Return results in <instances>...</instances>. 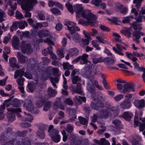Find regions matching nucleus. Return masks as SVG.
<instances>
[{
  "instance_id": "obj_63",
  "label": "nucleus",
  "mask_w": 145,
  "mask_h": 145,
  "mask_svg": "<svg viewBox=\"0 0 145 145\" xmlns=\"http://www.w3.org/2000/svg\"><path fill=\"white\" fill-rule=\"evenodd\" d=\"M110 20L114 24L116 25L118 24L117 23L118 18H117L113 17L112 18V19Z\"/></svg>"
},
{
  "instance_id": "obj_64",
  "label": "nucleus",
  "mask_w": 145,
  "mask_h": 145,
  "mask_svg": "<svg viewBox=\"0 0 145 145\" xmlns=\"http://www.w3.org/2000/svg\"><path fill=\"white\" fill-rule=\"evenodd\" d=\"M97 115L94 114L93 116L91 118V122L93 123L96 122L97 121Z\"/></svg>"
},
{
  "instance_id": "obj_5",
  "label": "nucleus",
  "mask_w": 145,
  "mask_h": 145,
  "mask_svg": "<svg viewBox=\"0 0 145 145\" xmlns=\"http://www.w3.org/2000/svg\"><path fill=\"white\" fill-rule=\"evenodd\" d=\"M59 133L58 130L54 129L51 130L50 133H49L51 140L56 143H57L60 141V137L58 134Z\"/></svg>"
},
{
  "instance_id": "obj_58",
  "label": "nucleus",
  "mask_w": 145,
  "mask_h": 145,
  "mask_svg": "<svg viewBox=\"0 0 145 145\" xmlns=\"http://www.w3.org/2000/svg\"><path fill=\"white\" fill-rule=\"evenodd\" d=\"M111 110L113 113L114 116H116L118 115L119 112L117 108L112 107L111 108Z\"/></svg>"
},
{
  "instance_id": "obj_19",
  "label": "nucleus",
  "mask_w": 145,
  "mask_h": 145,
  "mask_svg": "<svg viewBox=\"0 0 145 145\" xmlns=\"http://www.w3.org/2000/svg\"><path fill=\"white\" fill-rule=\"evenodd\" d=\"M18 61L21 64L24 63L26 60V57L20 52H18L17 55Z\"/></svg>"
},
{
  "instance_id": "obj_8",
  "label": "nucleus",
  "mask_w": 145,
  "mask_h": 145,
  "mask_svg": "<svg viewBox=\"0 0 145 145\" xmlns=\"http://www.w3.org/2000/svg\"><path fill=\"white\" fill-rule=\"evenodd\" d=\"M104 106V103L101 100H97L96 102H92L90 104V107L92 109L95 110H100Z\"/></svg>"
},
{
  "instance_id": "obj_11",
  "label": "nucleus",
  "mask_w": 145,
  "mask_h": 145,
  "mask_svg": "<svg viewBox=\"0 0 145 145\" xmlns=\"http://www.w3.org/2000/svg\"><path fill=\"white\" fill-rule=\"evenodd\" d=\"M133 116V114L131 112L126 111L123 113L121 115V116L125 121L129 122L131 121Z\"/></svg>"
},
{
  "instance_id": "obj_1",
  "label": "nucleus",
  "mask_w": 145,
  "mask_h": 145,
  "mask_svg": "<svg viewBox=\"0 0 145 145\" xmlns=\"http://www.w3.org/2000/svg\"><path fill=\"white\" fill-rule=\"evenodd\" d=\"M74 8L76 12V18H79L81 16L86 19L88 22L84 20H80L78 23L82 25H86L88 23L89 25L92 26L95 25V21L97 18L96 15L92 13L89 10H84L83 9L81 5L76 4L74 6Z\"/></svg>"
},
{
  "instance_id": "obj_36",
  "label": "nucleus",
  "mask_w": 145,
  "mask_h": 145,
  "mask_svg": "<svg viewBox=\"0 0 145 145\" xmlns=\"http://www.w3.org/2000/svg\"><path fill=\"white\" fill-rule=\"evenodd\" d=\"M80 59H81L83 61V64H87L88 62V60L87 59L88 57V55L86 54H84L81 56H80Z\"/></svg>"
},
{
  "instance_id": "obj_57",
  "label": "nucleus",
  "mask_w": 145,
  "mask_h": 145,
  "mask_svg": "<svg viewBox=\"0 0 145 145\" xmlns=\"http://www.w3.org/2000/svg\"><path fill=\"white\" fill-rule=\"evenodd\" d=\"M51 72H52L51 70V68L50 67H47L45 71L44 72V73H46V74L48 75V76H49V77L51 75Z\"/></svg>"
},
{
  "instance_id": "obj_38",
  "label": "nucleus",
  "mask_w": 145,
  "mask_h": 145,
  "mask_svg": "<svg viewBox=\"0 0 145 145\" xmlns=\"http://www.w3.org/2000/svg\"><path fill=\"white\" fill-rule=\"evenodd\" d=\"M65 6L67 7L68 11L71 14H73L74 12V10L72 6L69 3H67L65 4Z\"/></svg>"
},
{
  "instance_id": "obj_4",
  "label": "nucleus",
  "mask_w": 145,
  "mask_h": 145,
  "mask_svg": "<svg viewBox=\"0 0 145 145\" xmlns=\"http://www.w3.org/2000/svg\"><path fill=\"white\" fill-rule=\"evenodd\" d=\"M38 3L37 0H27L26 2L22 5L21 8L23 10H25L27 8L31 10Z\"/></svg>"
},
{
  "instance_id": "obj_48",
  "label": "nucleus",
  "mask_w": 145,
  "mask_h": 145,
  "mask_svg": "<svg viewBox=\"0 0 145 145\" xmlns=\"http://www.w3.org/2000/svg\"><path fill=\"white\" fill-rule=\"evenodd\" d=\"M102 0H92L91 3L96 7H98L100 5V3L101 2Z\"/></svg>"
},
{
  "instance_id": "obj_12",
  "label": "nucleus",
  "mask_w": 145,
  "mask_h": 145,
  "mask_svg": "<svg viewBox=\"0 0 145 145\" xmlns=\"http://www.w3.org/2000/svg\"><path fill=\"white\" fill-rule=\"evenodd\" d=\"M110 112L108 109H103L99 113V116L101 118H107L109 115Z\"/></svg>"
},
{
  "instance_id": "obj_44",
  "label": "nucleus",
  "mask_w": 145,
  "mask_h": 145,
  "mask_svg": "<svg viewBox=\"0 0 145 145\" xmlns=\"http://www.w3.org/2000/svg\"><path fill=\"white\" fill-rule=\"evenodd\" d=\"M6 16V15L4 11L0 8V23L2 22L5 20L3 18L5 17Z\"/></svg>"
},
{
  "instance_id": "obj_3",
  "label": "nucleus",
  "mask_w": 145,
  "mask_h": 145,
  "mask_svg": "<svg viewBox=\"0 0 145 145\" xmlns=\"http://www.w3.org/2000/svg\"><path fill=\"white\" fill-rule=\"evenodd\" d=\"M67 29L70 31L72 39L75 42L79 43L81 42V37L79 34L76 33L75 28H67Z\"/></svg>"
},
{
  "instance_id": "obj_24",
  "label": "nucleus",
  "mask_w": 145,
  "mask_h": 145,
  "mask_svg": "<svg viewBox=\"0 0 145 145\" xmlns=\"http://www.w3.org/2000/svg\"><path fill=\"white\" fill-rule=\"evenodd\" d=\"M112 123L114 124L117 129H122L123 126L121 120H115L112 121Z\"/></svg>"
},
{
  "instance_id": "obj_53",
  "label": "nucleus",
  "mask_w": 145,
  "mask_h": 145,
  "mask_svg": "<svg viewBox=\"0 0 145 145\" xmlns=\"http://www.w3.org/2000/svg\"><path fill=\"white\" fill-rule=\"evenodd\" d=\"M56 107V108L59 107L62 110H64L65 108L62 104L60 103L59 105L57 103H55L54 105L53 108H54L55 106Z\"/></svg>"
},
{
  "instance_id": "obj_61",
  "label": "nucleus",
  "mask_w": 145,
  "mask_h": 145,
  "mask_svg": "<svg viewBox=\"0 0 145 145\" xmlns=\"http://www.w3.org/2000/svg\"><path fill=\"white\" fill-rule=\"evenodd\" d=\"M128 12V8L126 7L122 8L120 11V13L123 15H126Z\"/></svg>"
},
{
  "instance_id": "obj_55",
  "label": "nucleus",
  "mask_w": 145,
  "mask_h": 145,
  "mask_svg": "<svg viewBox=\"0 0 145 145\" xmlns=\"http://www.w3.org/2000/svg\"><path fill=\"white\" fill-rule=\"evenodd\" d=\"M16 17V18L21 19L23 18V15L22 13L19 12L18 10H17L15 13Z\"/></svg>"
},
{
  "instance_id": "obj_32",
  "label": "nucleus",
  "mask_w": 145,
  "mask_h": 145,
  "mask_svg": "<svg viewBox=\"0 0 145 145\" xmlns=\"http://www.w3.org/2000/svg\"><path fill=\"white\" fill-rule=\"evenodd\" d=\"M45 101V99L44 98H41L37 101L36 105L37 107H42L44 105Z\"/></svg>"
},
{
  "instance_id": "obj_21",
  "label": "nucleus",
  "mask_w": 145,
  "mask_h": 145,
  "mask_svg": "<svg viewBox=\"0 0 145 145\" xmlns=\"http://www.w3.org/2000/svg\"><path fill=\"white\" fill-rule=\"evenodd\" d=\"M142 22V18L140 16H138L137 19L135 22H133L132 24V25L129 27H140L141 24L140 23Z\"/></svg>"
},
{
  "instance_id": "obj_42",
  "label": "nucleus",
  "mask_w": 145,
  "mask_h": 145,
  "mask_svg": "<svg viewBox=\"0 0 145 145\" xmlns=\"http://www.w3.org/2000/svg\"><path fill=\"white\" fill-rule=\"evenodd\" d=\"M48 127V126L46 125H45L43 124H40L38 125V131H43L46 129Z\"/></svg>"
},
{
  "instance_id": "obj_43",
  "label": "nucleus",
  "mask_w": 145,
  "mask_h": 145,
  "mask_svg": "<svg viewBox=\"0 0 145 145\" xmlns=\"http://www.w3.org/2000/svg\"><path fill=\"white\" fill-rule=\"evenodd\" d=\"M82 141L79 139L72 140L71 142V145H80L82 143Z\"/></svg>"
},
{
  "instance_id": "obj_29",
  "label": "nucleus",
  "mask_w": 145,
  "mask_h": 145,
  "mask_svg": "<svg viewBox=\"0 0 145 145\" xmlns=\"http://www.w3.org/2000/svg\"><path fill=\"white\" fill-rule=\"evenodd\" d=\"M89 39H81V41L80 43L81 46L84 48L85 46L88 45L89 44Z\"/></svg>"
},
{
  "instance_id": "obj_39",
  "label": "nucleus",
  "mask_w": 145,
  "mask_h": 145,
  "mask_svg": "<svg viewBox=\"0 0 145 145\" xmlns=\"http://www.w3.org/2000/svg\"><path fill=\"white\" fill-rule=\"evenodd\" d=\"M50 11L54 15H58L61 14V11L56 8H53L50 9Z\"/></svg>"
},
{
  "instance_id": "obj_51",
  "label": "nucleus",
  "mask_w": 145,
  "mask_h": 145,
  "mask_svg": "<svg viewBox=\"0 0 145 145\" xmlns=\"http://www.w3.org/2000/svg\"><path fill=\"white\" fill-rule=\"evenodd\" d=\"M44 42L47 43L49 45H54V44L52 41L51 39L49 37H47L46 39L44 40Z\"/></svg>"
},
{
  "instance_id": "obj_9",
  "label": "nucleus",
  "mask_w": 145,
  "mask_h": 145,
  "mask_svg": "<svg viewBox=\"0 0 145 145\" xmlns=\"http://www.w3.org/2000/svg\"><path fill=\"white\" fill-rule=\"evenodd\" d=\"M135 85L132 82L127 83V84H124L123 86V93L130 91L134 92L135 91Z\"/></svg>"
},
{
  "instance_id": "obj_56",
  "label": "nucleus",
  "mask_w": 145,
  "mask_h": 145,
  "mask_svg": "<svg viewBox=\"0 0 145 145\" xmlns=\"http://www.w3.org/2000/svg\"><path fill=\"white\" fill-rule=\"evenodd\" d=\"M49 76L47 75L45 73H43L41 74V78L42 80H46L48 78Z\"/></svg>"
},
{
  "instance_id": "obj_15",
  "label": "nucleus",
  "mask_w": 145,
  "mask_h": 145,
  "mask_svg": "<svg viewBox=\"0 0 145 145\" xmlns=\"http://www.w3.org/2000/svg\"><path fill=\"white\" fill-rule=\"evenodd\" d=\"M16 59L14 57H11L9 59V63L10 67L12 68H19V66L16 63Z\"/></svg>"
},
{
  "instance_id": "obj_31",
  "label": "nucleus",
  "mask_w": 145,
  "mask_h": 145,
  "mask_svg": "<svg viewBox=\"0 0 145 145\" xmlns=\"http://www.w3.org/2000/svg\"><path fill=\"white\" fill-rule=\"evenodd\" d=\"M81 84L80 83H78L76 84V87L74 90V91L75 93L79 94L82 95V91L81 90Z\"/></svg>"
},
{
  "instance_id": "obj_18",
  "label": "nucleus",
  "mask_w": 145,
  "mask_h": 145,
  "mask_svg": "<svg viewBox=\"0 0 145 145\" xmlns=\"http://www.w3.org/2000/svg\"><path fill=\"white\" fill-rule=\"evenodd\" d=\"M19 40L17 36H14L12 39V45L14 49L18 50L19 45Z\"/></svg>"
},
{
  "instance_id": "obj_34",
  "label": "nucleus",
  "mask_w": 145,
  "mask_h": 145,
  "mask_svg": "<svg viewBox=\"0 0 145 145\" xmlns=\"http://www.w3.org/2000/svg\"><path fill=\"white\" fill-rule=\"evenodd\" d=\"M92 62L95 64L98 63H101L104 62V59L102 56L98 58H94L93 59Z\"/></svg>"
},
{
  "instance_id": "obj_45",
  "label": "nucleus",
  "mask_w": 145,
  "mask_h": 145,
  "mask_svg": "<svg viewBox=\"0 0 145 145\" xmlns=\"http://www.w3.org/2000/svg\"><path fill=\"white\" fill-rule=\"evenodd\" d=\"M104 53L106 54L108 56H110L113 58H114L115 56L110 52V51L106 48H105Z\"/></svg>"
},
{
  "instance_id": "obj_49",
  "label": "nucleus",
  "mask_w": 145,
  "mask_h": 145,
  "mask_svg": "<svg viewBox=\"0 0 145 145\" xmlns=\"http://www.w3.org/2000/svg\"><path fill=\"white\" fill-rule=\"evenodd\" d=\"M123 97V95L121 94L118 95L114 97V99L116 102H118Z\"/></svg>"
},
{
  "instance_id": "obj_50",
  "label": "nucleus",
  "mask_w": 145,
  "mask_h": 145,
  "mask_svg": "<svg viewBox=\"0 0 145 145\" xmlns=\"http://www.w3.org/2000/svg\"><path fill=\"white\" fill-rule=\"evenodd\" d=\"M25 79L24 78H22V77L20 78L17 80V82L20 86H22L24 85V81Z\"/></svg>"
},
{
  "instance_id": "obj_26",
  "label": "nucleus",
  "mask_w": 145,
  "mask_h": 145,
  "mask_svg": "<svg viewBox=\"0 0 145 145\" xmlns=\"http://www.w3.org/2000/svg\"><path fill=\"white\" fill-rule=\"evenodd\" d=\"M11 105L13 107L16 108L19 107L21 105L20 103L18 100L16 98L13 99Z\"/></svg>"
},
{
  "instance_id": "obj_60",
  "label": "nucleus",
  "mask_w": 145,
  "mask_h": 145,
  "mask_svg": "<svg viewBox=\"0 0 145 145\" xmlns=\"http://www.w3.org/2000/svg\"><path fill=\"white\" fill-rule=\"evenodd\" d=\"M52 73L54 76H59L58 69L56 68H53Z\"/></svg>"
},
{
  "instance_id": "obj_10",
  "label": "nucleus",
  "mask_w": 145,
  "mask_h": 145,
  "mask_svg": "<svg viewBox=\"0 0 145 145\" xmlns=\"http://www.w3.org/2000/svg\"><path fill=\"white\" fill-rule=\"evenodd\" d=\"M135 30L132 33L133 36L135 37V39H139L140 38V35L143 36L144 33L140 31L142 29V28H133Z\"/></svg>"
},
{
  "instance_id": "obj_28",
  "label": "nucleus",
  "mask_w": 145,
  "mask_h": 145,
  "mask_svg": "<svg viewBox=\"0 0 145 145\" xmlns=\"http://www.w3.org/2000/svg\"><path fill=\"white\" fill-rule=\"evenodd\" d=\"M76 24L74 22L69 20L65 21L64 23V25L67 26V27H78L76 26Z\"/></svg>"
},
{
  "instance_id": "obj_13",
  "label": "nucleus",
  "mask_w": 145,
  "mask_h": 145,
  "mask_svg": "<svg viewBox=\"0 0 145 145\" xmlns=\"http://www.w3.org/2000/svg\"><path fill=\"white\" fill-rule=\"evenodd\" d=\"M134 104L136 107L138 109L145 107L144 101L143 99L140 100H136L134 101Z\"/></svg>"
},
{
  "instance_id": "obj_7",
  "label": "nucleus",
  "mask_w": 145,
  "mask_h": 145,
  "mask_svg": "<svg viewBox=\"0 0 145 145\" xmlns=\"http://www.w3.org/2000/svg\"><path fill=\"white\" fill-rule=\"evenodd\" d=\"M88 72H89L88 74H86L87 78L90 79L92 82H93L94 84L97 88L100 90H103V88L99 85L98 81L97 80H95L94 76L92 74V71L89 70Z\"/></svg>"
},
{
  "instance_id": "obj_25",
  "label": "nucleus",
  "mask_w": 145,
  "mask_h": 145,
  "mask_svg": "<svg viewBox=\"0 0 145 145\" xmlns=\"http://www.w3.org/2000/svg\"><path fill=\"white\" fill-rule=\"evenodd\" d=\"M7 116L8 121L11 122L13 121L16 119L15 114L13 113L10 112L7 113Z\"/></svg>"
},
{
  "instance_id": "obj_41",
  "label": "nucleus",
  "mask_w": 145,
  "mask_h": 145,
  "mask_svg": "<svg viewBox=\"0 0 145 145\" xmlns=\"http://www.w3.org/2000/svg\"><path fill=\"white\" fill-rule=\"evenodd\" d=\"M64 102L66 104L69 105H72L74 104L71 97H69L66 98L64 100Z\"/></svg>"
},
{
  "instance_id": "obj_52",
  "label": "nucleus",
  "mask_w": 145,
  "mask_h": 145,
  "mask_svg": "<svg viewBox=\"0 0 145 145\" xmlns=\"http://www.w3.org/2000/svg\"><path fill=\"white\" fill-rule=\"evenodd\" d=\"M89 92L93 94L95 93L96 91L95 87L93 85L90 86L88 88Z\"/></svg>"
},
{
  "instance_id": "obj_37",
  "label": "nucleus",
  "mask_w": 145,
  "mask_h": 145,
  "mask_svg": "<svg viewBox=\"0 0 145 145\" xmlns=\"http://www.w3.org/2000/svg\"><path fill=\"white\" fill-rule=\"evenodd\" d=\"M51 106V104L50 101L45 102L43 108V110L45 111H48L50 108Z\"/></svg>"
},
{
  "instance_id": "obj_27",
  "label": "nucleus",
  "mask_w": 145,
  "mask_h": 145,
  "mask_svg": "<svg viewBox=\"0 0 145 145\" xmlns=\"http://www.w3.org/2000/svg\"><path fill=\"white\" fill-rule=\"evenodd\" d=\"M26 106L27 110L29 111H32L33 110L34 106L32 103L30 101H28L25 104Z\"/></svg>"
},
{
  "instance_id": "obj_2",
  "label": "nucleus",
  "mask_w": 145,
  "mask_h": 145,
  "mask_svg": "<svg viewBox=\"0 0 145 145\" xmlns=\"http://www.w3.org/2000/svg\"><path fill=\"white\" fill-rule=\"evenodd\" d=\"M131 58V59L134 62L133 64L134 66V69L137 70L138 71L143 72L142 75V77L145 83V68L139 66V64L136 62L138 59L136 57H133Z\"/></svg>"
},
{
  "instance_id": "obj_22",
  "label": "nucleus",
  "mask_w": 145,
  "mask_h": 145,
  "mask_svg": "<svg viewBox=\"0 0 145 145\" xmlns=\"http://www.w3.org/2000/svg\"><path fill=\"white\" fill-rule=\"evenodd\" d=\"M38 34L39 37L40 38L47 37L50 35L49 31L45 30H42L39 31L38 33Z\"/></svg>"
},
{
  "instance_id": "obj_40",
  "label": "nucleus",
  "mask_w": 145,
  "mask_h": 145,
  "mask_svg": "<svg viewBox=\"0 0 145 145\" xmlns=\"http://www.w3.org/2000/svg\"><path fill=\"white\" fill-rule=\"evenodd\" d=\"M37 136L41 139H44L45 134L44 131H38L37 133Z\"/></svg>"
},
{
  "instance_id": "obj_46",
  "label": "nucleus",
  "mask_w": 145,
  "mask_h": 145,
  "mask_svg": "<svg viewBox=\"0 0 145 145\" xmlns=\"http://www.w3.org/2000/svg\"><path fill=\"white\" fill-rule=\"evenodd\" d=\"M27 133V130H24L22 131H18L17 134L18 136L23 137L26 135Z\"/></svg>"
},
{
  "instance_id": "obj_54",
  "label": "nucleus",
  "mask_w": 145,
  "mask_h": 145,
  "mask_svg": "<svg viewBox=\"0 0 145 145\" xmlns=\"http://www.w3.org/2000/svg\"><path fill=\"white\" fill-rule=\"evenodd\" d=\"M15 140V139H12L6 142L3 145H14Z\"/></svg>"
},
{
  "instance_id": "obj_16",
  "label": "nucleus",
  "mask_w": 145,
  "mask_h": 145,
  "mask_svg": "<svg viewBox=\"0 0 145 145\" xmlns=\"http://www.w3.org/2000/svg\"><path fill=\"white\" fill-rule=\"evenodd\" d=\"M125 29L122 30L121 31V33L124 35L126 36L128 38L131 37L132 33L133 31V28H125Z\"/></svg>"
},
{
  "instance_id": "obj_30",
  "label": "nucleus",
  "mask_w": 145,
  "mask_h": 145,
  "mask_svg": "<svg viewBox=\"0 0 145 145\" xmlns=\"http://www.w3.org/2000/svg\"><path fill=\"white\" fill-rule=\"evenodd\" d=\"M35 89V86L33 83H29L26 90L29 92H32Z\"/></svg>"
},
{
  "instance_id": "obj_35",
  "label": "nucleus",
  "mask_w": 145,
  "mask_h": 145,
  "mask_svg": "<svg viewBox=\"0 0 145 145\" xmlns=\"http://www.w3.org/2000/svg\"><path fill=\"white\" fill-rule=\"evenodd\" d=\"M78 119L81 124L87 126L88 122L86 118L82 116H79Z\"/></svg>"
},
{
  "instance_id": "obj_17",
  "label": "nucleus",
  "mask_w": 145,
  "mask_h": 145,
  "mask_svg": "<svg viewBox=\"0 0 145 145\" xmlns=\"http://www.w3.org/2000/svg\"><path fill=\"white\" fill-rule=\"evenodd\" d=\"M121 108L123 109L130 108L131 107V103L130 101L125 100L120 104Z\"/></svg>"
},
{
  "instance_id": "obj_33",
  "label": "nucleus",
  "mask_w": 145,
  "mask_h": 145,
  "mask_svg": "<svg viewBox=\"0 0 145 145\" xmlns=\"http://www.w3.org/2000/svg\"><path fill=\"white\" fill-rule=\"evenodd\" d=\"M7 110L8 112L13 113L14 114H16L20 112H22L21 108L19 107L16 108H8L7 109Z\"/></svg>"
},
{
  "instance_id": "obj_20",
  "label": "nucleus",
  "mask_w": 145,
  "mask_h": 145,
  "mask_svg": "<svg viewBox=\"0 0 145 145\" xmlns=\"http://www.w3.org/2000/svg\"><path fill=\"white\" fill-rule=\"evenodd\" d=\"M115 57L114 58L111 57H106L104 59V62L106 64L112 65L115 63Z\"/></svg>"
},
{
  "instance_id": "obj_59",
  "label": "nucleus",
  "mask_w": 145,
  "mask_h": 145,
  "mask_svg": "<svg viewBox=\"0 0 145 145\" xmlns=\"http://www.w3.org/2000/svg\"><path fill=\"white\" fill-rule=\"evenodd\" d=\"M123 20L122 22L123 24L129 23L130 20L129 19V16H126L124 17L123 18Z\"/></svg>"
},
{
  "instance_id": "obj_23",
  "label": "nucleus",
  "mask_w": 145,
  "mask_h": 145,
  "mask_svg": "<svg viewBox=\"0 0 145 145\" xmlns=\"http://www.w3.org/2000/svg\"><path fill=\"white\" fill-rule=\"evenodd\" d=\"M47 93L50 97H54L57 94V91L53 89L52 87H50L48 89Z\"/></svg>"
},
{
  "instance_id": "obj_6",
  "label": "nucleus",
  "mask_w": 145,
  "mask_h": 145,
  "mask_svg": "<svg viewBox=\"0 0 145 145\" xmlns=\"http://www.w3.org/2000/svg\"><path fill=\"white\" fill-rule=\"evenodd\" d=\"M21 47V50L22 52L24 54L26 53L30 54L33 51V48L31 45L29 43L25 44L24 41Z\"/></svg>"
},
{
  "instance_id": "obj_62",
  "label": "nucleus",
  "mask_w": 145,
  "mask_h": 145,
  "mask_svg": "<svg viewBox=\"0 0 145 145\" xmlns=\"http://www.w3.org/2000/svg\"><path fill=\"white\" fill-rule=\"evenodd\" d=\"M123 7V5L120 4L116 6L115 9L117 11H121Z\"/></svg>"
},
{
  "instance_id": "obj_47",
  "label": "nucleus",
  "mask_w": 145,
  "mask_h": 145,
  "mask_svg": "<svg viewBox=\"0 0 145 145\" xmlns=\"http://www.w3.org/2000/svg\"><path fill=\"white\" fill-rule=\"evenodd\" d=\"M72 84H75L81 80V78L78 76H76L72 78Z\"/></svg>"
},
{
  "instance_id": "obj_14",
  "label": "nucleus",
  "mask_w": 145,
  "mask_h": 145,
  "mask_svg": "<svg viewBox=\"0 0 145 145\" xmlns=\"http://www.w3.org/2000/svg\"><path fill=\"white\" fill-rule=\"evenodd\" d=\"M25 74V68H24L16 70L15 72L14 77L15 79L18 77L19 78L22 77Z\"/></svg>"
}]
</instances>
